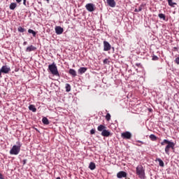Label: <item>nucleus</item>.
<instances>
[{
  "label": "nucleus",
  "instance_id": "f257e3e1",
  "mask_svg": "<svg viewBox=\"0 0 179 179\" xmlns=\"http://www.w3.org/2000/svg\"><path fill=\"white\" fill-rule=\"evenodd\" d=\"M166 144V146L165 147V153L166 155H170V149L172 150H174V146H176V144L174 142H172L171 141H169L167 139H164L161 142L162 146H164Z\"/></svg>",
  "mask_w": 179,
  "mask_h": 179
},
{
  "label": "nucleus",
  "instance_id": "f03ea898",
  "mask_svg": "<svg viewBox=\"0 0 179 179\" xmlns=\"http://www.w3.org/2000/svg\"><path fill=\"white\" fill-rule=\"evenodd\" d=\"M16 144L17 145H13L10 149V155H14L16 156L19 153H20V148H22V143H20V141H17Z\"/></svg>",
  "mask_w": 179,
  "mask_h": 179
},
{
  "label": "nucleus",
  "instance_id": "7ed1b4c3",
  "mask_svg": "<svg viewBox=\"0 0 179 179\" xmlns=\"http://www.w3.org/2000/svg\"><path fill=\"white\" fill-rule=\"evenodd\" d=\"M136 174L138 176V178L145 179V169L142 165H138L136 168Z\"/></svg>",
  "mask_w": 179,
  "mask_h": 179
},
{
  "label": "nucleus",
  "instance_id": "20e7f679",
  "mask_svg": "<svg viewBox=\"0 0 179 179\" xmlns=\"http://www.w3.org/2000/svg\"><path fill=\"white\" fill-rule=\"evenodd\" d=\"M48 69L52 75L54 76H59V72H58V68L57 67V64L55 63H52V64H49Z\"/></svg>",
  "mask_w": 179,
  "mask_h": 179
},
{
  "label": "nucleus",
  "instance_id": "39448f33",
  "mask_svg": "<svg viewBox=\"0 0 179 179\" xmlns=\"http://www.w3.org/2000/svg\"><path fill=\"white\" fill-rule=\"evenodd\" d=\"M85 8L88 12H94L96 10V6L94 3H89L86 4Z\"/></svg>",
  "mask_w": 179,
  "mask_h": 179
},
{
  "label": "nucleus",
  "instance_id": "423d86ee",
  "mask_svg": "<svg viewBox=\"0 0 179 179\" xmlns=\"http://www.w3.org/2000/svg\"><path fill=\"white\" fill-rule=\"evenodd\" d=\"M121 136L123 139H131L132 138V134L129 131H125L122 133Z\"/></svg>",
  "mask_w": 179,
  "mask_h": 179
},
{
  "label": "nucleus",
  "instance_id": "0eeeda50",
  "mask_svg": "<svg viewBox=\"0 0 179 179\" xmlns=\"http://www.w3.org/2000/svg\"><path fill=\"white\" fill-rule=\"evenodd\" d=\"M0 71L2 73H9V72H10V67H9V66L4 65L2 66Z\"/></svg>",
  "mask_w": 179,
  "mask_h": 179
},
{
  "label": "nucleus",
  "instance_id": "6e6552de",
  "mask_svg": "<svg viewBox=\"0 0 179 179\" xmlns=\"http://www.w3.org/2000/svg\"><path fill=\"white\" fill-rule=\"evenodd\" d=\"M127 173L124 171H120L117 173V178H127Z\"/></svg>",
  "mask_w": 179,
  "mask_h": 179
},
{
  "label": "nucleus",
  "instance_id": "1a4fd4ad",
  "mask_svg": "<svg viewBox=\"0 0 179 179\" xmlns=\"http://www.w3.org/2000/svg\"><path fill=\"white\" fill-rule=\"evenodd\" d=\"M111 50V45L110 43L104 41H103V51H110Z\"/></svg>",
  "mask_w": 179,
  "mask_h": 179
},
{
  "label": "nucleus",
  "instance_id": "9d476101",
  "mask_svg": "<svg viewBox=\"0 0 179 179\" xmlns=\"http://www.w3.org/2000/svg\"><path fill=\"white\" fill-rule=\"evenodd\" d=\"M106 3L110 8H115V6L117 5V3L115 2V0H106Z\"/></svg>",
  "mask_w": 179,
  "mask_h": 179
},
{
  "label": "nucleus",
  "instance_id": "9b49d317",
  "mask_svg": "<svg viewBox=\"0 0 179 179\" xmlns=\"http://www.w3.org/2000/svg\"><path fill=\"white\" fill-rule=\"evenodd\" d=\"M55 33L56 34H62V33H64V28L61 27H56L55 29Z\"/></svg>",
  "mask_w": 179,
  "mask_h": 179
},
{
  "label": "nucleus",
  "instance_id": "f8f14e48",
  "mask_svg": "<svg viewBox=\"0 0 179 179\" xmlns=\"http://www.w3.org/2000/svg\"><path fill=\"white\" fill-rule=\"evenodd\" d=\"M36 50H37V48H36L35 46H33V45H31L30 46H28L26 48V52H31V51H36Z\"/></svg>",
  "mask_w": 179,
  "mask_h": 179
},
{
  "label": "nucleus",
  "instance_id": "ddd939ff",
  "mask_svg": "<svg viewBox=\"0 0 179 179\" xmlns=\"http://www.w3.org/2000/svg\"><path fill=\"white\" fill-rule=\"evenodd\" d=\"M101 135L102 136H106V137L107 138V137H108V136L110 135V131H108V130H107V129H105L101 132Z\"/></svg>",
  "mask_w": 179,
  "mask_h": 179
},
{
  "label": "nucleus",
  "instance_id": "4468645a",
  "mask_svg": "<svg viewBox=\"0 0 179 179\" xmlns=\"http://www.w3.org/2000/svg\"><path fill=\"white\" fill-rule=\"evenodd\" d=\"M86 71H87V68H86V67H80L78 69V73H80V75H83V73H85L86 72Z\"/></svg>",
  "mask_w": 179,
  "mask_h": 179
},
{
  "label": "nucleus",
  "instance_id": "2eb2a0df",
  "mask_svg": "<svg viewBox=\"0 0 179 179\" xmlns=\"http://www.w3.org/2000/svg\"><path fill=\"white\" fill-rule=\"evenodd\" d=\"M15 1H16L17 3H20V2H22V1H23L24 6L29 8V3H27V0H15Z\"/></svg>",
  "mask_w": 179,
  "mask_h": 179
},
{
  "label": "nucleus",
  "instance_id": "dca6fc26",
  "mask_svg": "<svg viewBox=\"0 0 179 179\" xmlns=\"http://www.w3.org/2000/svg\"><path fill=\"white\" fill-rule=\"evenodd\" d=\"M97 129L99 132H103L105 129H107V127L103 124L98 126Z\"/></svg>",
  "mask_w": 179,
  "mask_h": 179
},
{
  "label": "nucleus",
  "instance_id": "f3484780",
  "mask_svg": "<svg viewBox=\"0 0 179 179\" xmlns=\"http://www.w3.org/2000/svg\"><path fill=\"white\" fill-rule=\"evenodd\" d=\"M28 108L30 111H32V113H36V111H37V108L34 105H29Z\"/></svg>",
  "mask_w": 179,
  "mask_h": 179
},
{
  "label": "nucleus",
  "instance_id": "a211bd4d",
  "mask_svg": "<svg viewBox=\"0 0 179 179\" xmlns=\"http://www.w3.org/2000/svg\"><path fill=\"white\" fill-rule=\"evenodd\" d=\"M17 6V3H11L10 4L9 8H10V10H15V9H16Z\"/></svg>",
  "mask_w": 179,
  "mask_h": 179
},
{
  "label": "nucleus",
  "instance_id": "6ab92c4d",
  "mask_svg": "<svg viewBox=\"0 0 179 179\" xmlns=\"http://www.w3.org/2000/svg\"><path fill=\"white\" fill-rule=\"evenodd\" d=\"M42 122L44 124V125H49L50 124V120L45 117H43Z\"/></svg>",
  "mask_w": 179,
  "mask_h": 179
},
{
  "label": "nucleus",
  "instance_id": "aec40b11",
  "mask_svg": "<svg viewBox=\"0 0 179 179\" xmlns=\"http://www.w3.org/2000/svg\"><path fill=\"white\" fill-rule=\"evenodd\" d=\"M156 162H159L160 167H164V162H163V160H162V159L157 158Z\"/></svg>",
  "mask_w": 179,
  "mask_h": 179
},
{
  "label": "nucleus",
  "instance_id": "412c9836",
  "mask_svg": "<svg viewBox=\"0 0 179 179\" xmlns=\"http://www.w3.org/2000/svg\"><path fill=\"white\" fill-rule=\"evenodd\" d=\"M28 33L29 34H32L33 37H36V36L37 35V32H36L34 30L31 29H28Z\"/></svg>",
  "mask_w": 179,
  "mask_h": 179
},
{
  "label": "nucleus",
  "instance_id": "4be33fe9",
  "mask_svg": "<svg viewBox=\"0 0 179 179\" xmlns=\"http://www.w3.org/2000/svg\"><path fill=\"white\" fill-rule=\"evenodd\" d=\"M69 73H70V75H72L73 76V78H75V76H76V71H75V69H69Z\"/></svg>",
  "mask_w": 179,
  "mask_h": 179
},
{
  "label": "nucleus",
  "instance_id": "5701e85b",
  "mask_svg": "<svg viewBox=\"0 0 179 179\" xmlns=\"http://www.w3.org/2000/svg\"><path fill=\"white\" fill-rule=\"evenodd\" d=\"M89 169L90 170H94L96 169V164H94V162H90L89 165Z\"/></svg>",
  "mask_w": 179,
  "mask_h": 179
},
{
  "label": "nucleus",
  "instance_id": "b1692460",
  "mask_svg": "<svg viewBox=\"0 0 179 179\" xmlns=\"http://www.w3.org/2000/svg\"><path fill=\"white\" fill-rule=\"evenodd\" d=\"M169 6L174 8V5H177V3L173 2V0H167Z\"/></svg>",
  "mask_w": 179,
  "mask_h": 179
},
{
  "label": "nucleus",
  "instance_id": "393cba45",
  "mask_svg": "<svg viewBox=\"0 0 179 179\" xmlns=\"http://www.w3.org/2000/svg\"><path fill=\"white\" fill-rule=\"evenodd\" d=\"M65 89H66V92H67V93H69V92L71 91V85H69V83H66L65 86Z\"/></svg>",
  "mask_w": 179,
  "mask_h": 179
},
{
  "label": "nucleus",
  "instance_id": "a878e982",
  "mask_svg": "<svg viewBox=\"0 0 179 179\" xmlns=\"http://www.w3.org/2000/svg\"><path fill=\"white\" fill-rule=\"evenodd\" d=\"M158 17H159V19H162L163 20H166V15L163 13H159L158 15Z\"/></svg>",
  "mask_w": 179,
  "mask_h": 179
},
{
  "label": "nucleus",
  "instance_id": "bb28decb",
  "mask_svg": "<svg viewBox=\"0 0 179 179\" xmlns=\"http://www.w3.org/2000/svg\"><path fill=\"white\" fill-rule=\"evenodd\" d=\"M17 31L20 32V33H24V31H26V29L22 27H19L17 28Z\"/></svg>",
  "mask_w": 179,
  "mask_h": 179
},
{
  "label": "nucleus",
  "instance_id": "cd10ccee",
  "mask_svg": "<svg viewBox=\"0 0 179 179\" xmlns=\"http://www.w3.org/2000/svg\"><path fill=\"white\" fill-rule=\"evenodd\" d=\"M150 139H151V141H156L157 139V137H156L155 134H151L150 136Z\"/></svg>",
  "mask_w": 179,
  "mask_h": 179
},
{
  "label": "nucleus",
  "instance_id": "c85d7f7f",
  "mask_svg": "<svg viewBox=\"0 0 179 179\" xmlns=\"http://www.w3.org/2000/svg\"><path fill=\"white\" fill-rule=\"evenodd\" d=\"M106 118L107 121H110V120H111V115H110V113H107L106 115Z\"/></svg>",
  "mask_w": 179,
  "mask_h": 179
},
{
  "label": "nucleus",
  "instance_id": "c756f323",
  "mask_svg": "<svg viewBox=\"0 0 179 179\" xmlns=\"http://www.w3.org/2000/svg\"><path fill=\"white\" fill-rule=\"evenodd\" d=\"M142 11V6L138 7V8H135L134 12H141Z\"/></svg>",
  "mask_w": 179,
  "mask_h": 179
},
{
  "label": "nucleus",
  "instance_id": "7c9ffc66",
  "mask_svg": "<svg viewBox=\"0 0 179 179\" xmlns=\"http://www.w3.org/2000/svg\"><path fill=\"white\" fill-rule=\"evenodd\" d=\"M90 134H91V135H94V134H96V129H91Z\"/></svg>",
  "mask_w": 179,
  "mask_h": 179
},
{
  "label": "nucleus",
  "instance_id": "2f4dec72",
  "mask_svg": "<svg viewBox=\"0 0 179 179\" xmlns=\"http://www.w3.org/2000/svg\"><path fill=\"white\" fill-rule=\"evenodd\" d=\"M103 64H110V61L108 60V59H105L103 60Z\"/></svg>",
  "mask_w": 179,
  "mask_h": 179
},
{
  "label": "nucleus",
  "instance_id": "473e14b6",
  "mask_svg": "<svg viewBox=\"0 0 179 179\" xmlns=\"http://www.w3.org/2000/svg\"><path fill=\"white\" fill-rule=\"evenodd\" d=\"M157 59H159V57L157 56H153L152 57V61H157Z\"/></svg>",
  "mask_w": 179,
  "mask_h": 179
},
{
  "label": "nucleus",
  "instance_id": "72a5a7b5",
  "mask_svg": "<svg viewBox=\"0 0 179 179\" xmlns=\"http://www.w3.org/2000/svg\"><path fill=\"white\" fill-rule=\"evenodd\" d=\"M176 62L178 64V65H179V57L176 59Z\"/></svg>",
  "mask_w": 179,
  "mask_h": 179
},
{
  "label": "nucleus",
  "instance_id": "f704fd0d",
  "mask_svg": "<svg viewBox=\"0 0 179 179\" xmlns=\"http://www.w3.org/2000/svg\"><path fill=\"white\" fill-rule=\"evenodd\" d=\"M137 142H138V143H141L142 145H143V143H143V141H137Z\"/></svg>",
  "mask_w": 179,
  "mask_h": 179
},
{
  "label": "nucleus",
  "instance_id": "c9c22d12",
  "mask_svg": "<svg viewBox=\"0 0 179 179\" xmlns=\"http://www.w3.org/2000/svg\"><path fill=\"white\" fill-rule=\"evenodd\" d=\"M0 179H3V176L2 175V173H0Z\"/></svg>",
  "mask_w": 179,
  "mask_h": 179
},
{
  "label": "nucleus",
  "instance_id": "e433bc0d",
  "mask_svg": "<svg viewBox=\"0 0 179 179\" xmlns=\"http://www.w3.org/2000/svg\"><path fill=\"white\" fill-rule=\"evenodd\" d=\"M26 162H27V159H24L23 160V164H26Z\"/></svg>",
  "mask_w": 179,
  "mask_h": 179
},
{
  "label": "nucleus",
  "instance_id": "4c0bfd02",
  "mask_svg": "<svg viewBox=\"0 0 179 179\" xmlns=\"http://www.w3.org/2000/svg\"><path fill=\"white\" fill-rule=\"evenodd\" d=\"M27 41H24V42L23 43V45H27Z\"/></svg>",
  "mask_w": 179,
  "mask_h": 179
},
{
  "label": "nucleus",
  "instance_id": "58836bf2",
  "mask_svg": "<svg viewBox=\"0 0 179 179\" xmlns=\"http://www.w3.org/2000/svg\"><path fill=\"white\" fill-rule=\"evenodd\" d=\"M0 78H2V71L0 70Z\"/></svg>",
  "mask_w": 179,
  "mask_h": 179
},
{
  "label": "nucleus",
  "instance_id": "ea45409f",
  "mask_svg": "<svg viewBox=\"0 0 179 179\" xmlns=\"http://www.w3.org/2000/svg\"><path fill=\"white\" fill-rule=\"evenodd\" d=\"M56 179H61V178L60 177H57Z\"/></svg>",
  "mask_w": 179,
  "mask_h": 179
},
{
  "label": "nucleus",
  "instance_id": "a19ab883",
  "mask_svg": "<svg viewBox=\"0 0 179 179\" xmlns=\"http://www.w3.org/2000/svg\"><path fill=\"white\" fill-rule=\"evenodd\" d=\"M46 1H50V0H46Z\"/></svg>",
  "mask_w": 179,
  "mask_h": 179
},
{
  "label": "nucleus",
  "instance_id": "79ce46f5",
  "mask_svg": "<svg viewBox=\"0 0 179 179\" xmlns=\"http://www.w3.org/2000/svg\"><path fill=\"white\" fill-rule=\"evenodd\" d=\"M160 1H163V0H160Z\"/></svg>",
  "mask_w": 179,
  "mask_h": 179
}]
</instances>
